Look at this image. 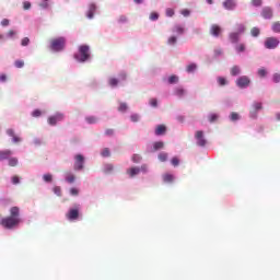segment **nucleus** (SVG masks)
<instances>
[{"label":"nucleus","instance_id":"f257e3e1","mask_svg":"<svg viewBox=\"0 0 280 280\" xmlns=\"http://www.w3.org/2000/svg\"><path fill=\"white\" fill-rule=\"evenodd\" d=\"M19 215H21L19 207H12L10 209V217L2 219V226H4V229H14V226L21 223Z\"/></svg>","mask_w":280,"mask_h":280},{"label":"nucleus","instance_id":"f03ea898","mask_svg":"<svg viewBox=\"0 0 280 280\" xmlns=\"http://www.w3.org/2000/svg\"><path fill=\"white\" fill-rule=\"evenodd\" d=\"M75 60L79 62H86L89 58H91L90 48L86 45H82L79 47V55H74Z\"/></svg>","mask_w":280,"mask_h":280},{"label":"nucleus","instance_id":"7ed1b4c3","mask_svg":"<svg viewBox=\"0 0 280 280\" xmlns=\"http://www.w3.org/2000/svg\"><path fill=\"white\" fill-rule=\"evenodd\" d=\"M66 43L67 39H65V37L54 38L50 40V49H52V51H62Z\"/></svg>","mask_w":280,"mask_h":280},{"label":"nucleus","instance_id":"20e7f679","mask_svg":"<svg viewBox=\"0 0 280 280\" xmlns=\"http://www.w3.org/2000/svg\"><path fill=\"white\" fill-rule=\"evenodd\" d=\"M75 172H81V170H84V155L82 154H77L74 156V166H73Z\"/></svg>","mask_w":280,"mask_h":280},{"label":"nucleus","instance_id":"39448f33","mask_svg":"<svg viewBox=\"0 0 280 280\" xmlns=\"http://www.w3.org/2000/svg\"><path fill=\"white\" fill-rule=\"evenodd\" d=\"M280 40L277 37H267L265 40L266 49H277L279 47Z\"/></svg>","mask_w":280,"mask_h":280},{"label":"nucleus","instance_id":"423d86ee","mask_svg":"<svg viewBox=\"0 0 280 280\" xmlns=\"http://www.w3.org/2000/svg\"><path fill=\"white\" fill-rule=\"evenodd\" d=\"M67 220L70 222H73L74 220H78L80 218V208H71L67 214H66Z\"/></svg>","mask_w":280,"mask_h":280},{"label":"nucleus","instance_id":"0eeeda50","mask_svg":"<svg viewBox=\"0 0 280 280\" xmlns=\"http://www.w3.org/2000/svg\"><path fill=\"white\" fill-rule=\"evenodd\" d=\"M195 139L197 141V145L200 148H205V145H207V139H205V132L202 130L196 132Z\"/></svg>","mask_w":280,"mask_h":280},{"label":"nucleus","instance_id":"6e6552de","mask_svg":"<svg viewBox=\"0 0 280 280\" xmlns=\"http://www.w3.org/2000/svg\"><path fill=\"white\" fill-rule=\"evenodd\" d=\"M236 84L240 89H246L250 84V79L246 75H243L236 80Z\"/></svg>","mask_w":280,"mask_h":280},{"label":"nucleus","instance_id":"1a4fd4ad","mask_svg":"<svg viewBox=\"0 0 280 280\" xmlns=\"http://www.w3.org/2000/svg\"><path fill=\"white\" fill-rule=\"evenodd\" d=\"M261 108H264V106L261 105V103H254L252 106V109L249 112V115L253 119L257 118V112L261 110Z\"/></svg>","mask_w":280,"mask_h":280},{"label":"nucleus","instance_id":"9d476101","mask_svg":"<svg viewBox=\"0 0 280 280\" xmlns=\"http://www.w3.org/2000/svg\"><path fill=\"white\" fill-rule=\"evenodd\" d=\"M62 119H65V116L62 114H56L55 116H50L48 118V124L50 126H56V124H58V121H62Z\"/></svg>","mask_w":280,"mask_h":280},{"label":"nucleus","instance_id":"9b49d317","mask_svg":"<svg viewBox=\"0 0 280 280\" xmlns=\"http://www.w3.org/2000/svg\"><path fill=\"white\" fill-rule=\"evenodd\" d=\"M210 34L212 36H215V38H218V36H220L222 34V27H220V25H218V24H213L210 27Z\"/></svg>","mask_w":280,"mask_h":280},{"label":"nucleus","instance_id":"f8f14e48","mask_svg":"<svg viewBox=\"0 0 280 280\" xmlns=\"http://www.w3.org/2000/svg\"><path fill=\"white\" fill-rule=\"evenodd\" d=\"M95 10H97V5H95V3H90L89 4V10L86 13L88 19H93L94 14H95Z\"/></svg>","mask_w":280,"mask_h":280},{"label":"nucleus","instance_id":"ddd939ff","mask_svg":"<svg viewBox=\"0 0 280 280\" xmlns=\"http://www.w3.org/2000/svg\"><path fill=\"white\" fill-rule=\"evenodd\" d=\"M12 154L11 150H0V161H8Z\"/></svg>","mask_w":280,"mask_h":280},{"label":"nucleus","instance_id":"4468645a","mask_svg":"<svg viewBox=\"0 0 280 280\" xmlns=\"http://www.w3.org/2000/svg\"><path fill=\"white\" fill-rule=\"evenodd\" d=\"M261 16L265 19H272V9L270 7L264 8Z\"/></svg>","mask_w":280,"mask_h":280},{"label":"nucleus","instance_id":"2eb2a0df","mask_svg":"<svg viewBox=\"0 0 280 280\" xmlns=\"http://www.w3.org/2000/svg\"><path fill=\"white\" fill-rule=\"evenodd\" d=\"M223 8H225V10H235V0H225Z\"/></svg>","mask_w":280,"mask_h":280},{"label":"nucleus","instance_id":"dca6fc26","mask_svg":"<svg viewBox=\"0 0 280 280\" xmlns=\"http://www.w3.org/2000/svg\"><path fill=\"white\" fill-rule=\"evenodd\" d=\"M140 172V167H131L127 171V174H129L130 178H135V176H137V174H139Z\"/></svg>","mask_w":280,"mask_h":280},{"label":"nucleus","instance_id":"f3484780","mask_svg":"<svg viewBox=\"0 0 280 280\" xmlns=\"http://www.w3.org/2000/svg\"><path fill=\"white\" fill-rule=\"evenodd\" d=\"M240 36H241L240 33L232 32L230 33L229 38L231 43L235 44V43H240Z\"/></svg>","mask_w":280,"mask_h":280},{"label":"nucleus","instance_id":"a211bd4d","mask_svg":"<svg viewBox=\"0 0 280 280\" xmlns=\"http://www.w3.org/2000/svg\"><path fill=\"white\" fill-rule=\"evenodd\" d=\"M166 131H167V127H165V125H159L155 129V135L158 136L165 135Z\"/></svg>","mask_w":280,"mask_h":280},{"label":"nucleus","instance_id":"6ab92c4d","mask_svg":"<svg viewBox=\"0 0 280 280\" xmlns=\"http://www.w3.org/2000/svg\"><path fill=\"white\" fill-rule=\"evenodd\" d=\"M173 32L174 34H178L179 36H182V34H185V27H183V25H175L173 27Z\"/></svg>","mask_w":280,"mask_h":280},{"label":"nucleus","instance_id":"aec40b11","mask_svg":"<svg viewBox=\"0 0 280 280\" xmlns=\"http://www.w3.org/2000/svg\"><path fill=\"white\" fill-rule=\"evenodd\" d=\"M165 148V143L162 141H158L153 143V152H156L158 150H163Z\"/></svg>","mask_w":280,"mask_h":280},{"label":"nucleus","instance_id":"412c9836","mask_svg":"<svg viewBox=\"0 0 280 280\" xmlns=\"http://www.w3.org/2000/svg\"><path fill=\"white\" fill-rule=\"evenodd\" d=\"M235 33L241 35L244 34V32H246V26L244 24H236V28H235Z\"/></svg>","mask_w":280,"mask_h":280},{"label":"nucleus","instance_id":"4be33fe9","mask_svg":"<svg viewBox=\"0 0 280 280\" xmlns=\"http://www.w3.org/2000/svg\"><path fill=\"white\" fill-rule=\"evenodd\" d=\"M66 180H67V183H70V184L75 183V175H73V173H67Z\"/></svg>","mask_w":280,"mask_h":280},{"label":"nucleus","instance_id":"5701e85b","mask_svg":"<svg viewBox=\"0 0 280 280\" xmlns=\"http://www.w3.org/2000/svg\"><path fill=\"white\" fill-rule=\"evenodd\" d=\"M8 161L10 167H16L19 165V159L16 158H9Z\"/></svg>","mask_w":280,"mask_h":280},{"label":"nucleus","instance_id":"b1692460","mask_svg":"<svg viewBox=\"0 0 280 280\" xmlns=\"http://www.w3.org/2000/svg\"><path fill=\"white\" fill-rule=\"evenodd\" d=\"M196 69H198V66L196 63H189L186 67V71L187 73H194V71H196Z\"/></svg>","mask_w":280,"mask_h":280},{"label":"nucleus","instance_id":"393cba45","mask_svg":"<svg viewBox=\"0 0 280 280\" xmlns=\"http://www.w3.org/2000/svg\"><path fill=\"white\" fill-rule=\"evenodd\" d=\"M240 73H242L240 66H233L231 69V75H240Z\"/></svg>","mask_w":280,"mask_h":280},{"label":"nucleus","instance_id":"a878e982","mask_svg":"<svg viewBox=\"0 0 280 280\" xmlns=\"http://www.w3.org/2000/svg\"><path fill=\"white\" fill-rule=\"evenodd\" d=\"M185 93H186L185 89H183L180 86L175 89V95H177V97H183V95H185Z\"/></svg>","mask_w":280,"mask_h":280},{"label":"nucleus","instance_id":"bb28decb","mask_svg":"<svg viewBox=\"0 0 280 280\" xmlns=\"http://www.w3.org/2000/svg\"><path fill=\"white\" fill-rule=\"evenodd\" d=\"M114 170H115V166H113V164H105L104 166L105 174H110Z\"/></svg>","mask_w":280,"mask_h":280},{"label":"nucleus","instance_id":"cd10ccee","mask_svg":"<svg viewBox=\"0 0 280 280\" xmlns=\"http://www.w3.org/2000/svg\"><path fill=\"white\" fill-rule=\"evenodd\" d=\"M272 32L280 34V22H275L271 26Z\"/></svg>","mask_w":280,"mask_h":280},{"label":"nucleus","instance_id":"c85d7f7f","mask_svg":"<svg viewBox=\"0 0 280 280\" xmlns=\"http://www.w3.org/2000/svg\"><path fill=\"white\" fill-rule=\"evenodd\" d=\"M235 50L238 54H242V52L246 51V45L245 44H238V45H236Z\"/></svg>","mask_w":280,"mask_h":280},{"label":"nucleus","instance_id":"c756f323","mask_svg":"<svg viewBox=\"0 0 280 280\" xmlns=\"http://www.w3.org/2000/svg\"><path fill=\"white\" fill-rule=\"evenodd\" d=\"M85 121H88V124H97V117L88 116V117H85Z\"/></svg>","mask_w":280,"mask_h":280},{"label":"nucleus","instance_id":"7c9ffc66","mask_svg":"<svg viewBox=\"0 0 280 280\" xmlns=\"http://www.w3.org/2000/svg\"><path fill=\"white\" fill-rule=\"evenodd\" d=\"M163 180H164V183H172V180H174V175H172V174H165V175L163 176Z\"/></svg>","mask_w":280,"mask_h":280},{"label":"nucleus","instance_id":"2f4dec72","mask_svg":"<svg viewBox=\"0 0 280 280\" xmlns=\"http://www.w3.org/2000/svg\"><path fill=\"white\" fill-rule=\"evenodd\" d=\"M118 110H119V113H126V110H128V104L120 103Z\"/></svg>","mask_w":280,"mask_h":280},{"label":"nucleus","instance_id":"473e14b6","mask_svg":"<svg viewBox=\"0 0 280 280\" xmlns=\"http://www.w3.org/2000/svg\"><path fill=\"white\" fill-rule=\"evenodd\" d=\"M176 83H178V77L177 75H171L170 78H168V84H176Z\"/></svg>","mask_w":280,"mask_h":280},{"label":"nucleus","instance_id":"72a5a7b5","mask_svg":"<svg viewBox=\"0 0 280 280\" xmlns=\"http://www.w3.org/2000/svg\"><path fill=\"white\" fill-rule=\"evenodd\" d=\"M52 191H54V194H56V196H62V188H60V186H55L54 188H52Z\"/></svg>","mask_w":280,"mask_h":280},{"label":"nucleus","instance_id":"f704fd0d","mask_svg":"<svg viewBox=\"0 0 280 280\" xmlns=\"http://www.w3.org/2000/svg\"><path fill=\"white\" fill-rule=\"evenodd\" d=\"M14 66L16 67V69H23V67H25V61L15 60Z\"/></svg>","mask_w":280,"mask_h":280},{"label":"nucleus","instance_id":"c9c22d12","mask_svg":"<svg viewBox=\"0 0 280 280\" xmlns=\"http://www.w3.org/2000/svg\"><path fill=\"white\" fill-rule=\"evenodd\" d=\"M108 84L109 86H117V84H119V80L116 78H110Z\"/></svg>","mask_w":280,"mask_h":280},{"label":"nucleus","instance_id":"e433bc0d","mask_svg":"<svg viewBox=\"0 0 280 280\" xmlns=\"http://www.w3.org/2000/svg\"><path fill=\"white\" fill-rule=\"evenodd\" d=\"M43 179L45 180V183H51L54 180V176L51 174H45L43 176Z\"/></svg>","mask_w":280,"mask_h":280},{"label":"nucleus","instance_id":"4c0bfd02","mask_svg":"<svg viewBox=\"0 0 280 280\" xmlns=\"http://www.w3.org/2000/svg\"><path fill=\"white\" fill-rule=\"evenodd\" d=\"M250 34H252V36H254L255 38H257V36H259V34H260V31H259V28H257V27H253V28L250 30Z\"/></svg>","mask_w":280,"mask_h":280},{"label":"nucleus","instance_id":"58836bf2","mask_svg":"<svg viewBox=\"0 0 280 280\" xmlns=\"http://www.w3.org/2000/svg\"><path fill=\"white\" fill-rule=\"evenodd\" d=\"M218 84L220 86H226V79L224 77H219L218 78Z\"/></svg>","mask_w":280,"mask_h":280},{"label":"nucleus","instance_id":"ea45409f","mask_svg":"<svg viewBox=\"0 0 280 280\" xmlns=\"http://www.w3.org/2000/svg\"><path fill=\"white\" fill-rule=\"evenodd\" d=\"M159 160L162 162V163H165V161H167V153H160L159 154Z\"/></svg>","mask_w":280,"mask_h":280},{"label":"nucleus","instance_id":"a19ab883","mask_svg":"<svg viewBox=\"0 0 280 280\" xmlns=\"http://www.w3.org/2000/svg\"><path fill=\"white\" fill-rule=\"evenodd\" d=\"M141 155L139 154H133L131 158V161H133V163H141Z\"/></svg>","mask_w":280,"mask_h":280},{"label":"nucleus","instance_id":"79ce46f5","mask_svg":"<svg viewBox=\"0 0 280 280\" xmlns=\"http://www.w3.org/2000/svg\"><path fill=\"white\" fill-rule=\"evenodd\" d=\"M101 154H102V156H104L105 159L108 158V156H110V149H108V148L103 149V151H102Z\"/></svg>","mask_w":280,"mask_h":280},{"label":"nucleus","instance_id":"37998d69","mask_svg":"<svg viewBox=\"0 0 280 280\" xmlns=\"http://www.w3.org/2000/svg\"><path fill=\"white\" fill-rule=\"evenodd\" d=\"M218 114H210L209 115V121L210 124H213L214 121H218Z\"/></svg>","mask_w":280,"mask_h":280},{"label":"nucleus","instance_id":"c03bdc74","mask_svg":"<svg viewBox=\"0 0 280 280\" xmlns=\"http://www.w3.org/2000/svg\"><path fill=\"white\" fill-rule=\"evenodd\" d=\"M231 121H237L240 119V114L233 112L230 116Z\"/></svg>","mask_w":280,"mask_h":280},{"label":"nucleus","instance_id":"a18cd8bd","mask_svg":"<svg viewBox=\"0 0 280 280\" xmlns=\"http://www.w3.org/2000/svg\"><path fill=\"white\" fill-rule=\"evenodd\" d=\"M267 71H266V69H264V68H260L259 70H258V75L260 77V78H266V75H267Z\"/></svg>","mask_w":280,"mask_h":280},{"label":"nucleus","instance_id":"49530a36","mask_svg":"<svg viewBox=\"0 0 280 280\" xmlns=\"http://www.w3.org/2000/svg\"><path fill=\"white\" fill-rule=\"evenodd\" d=\"M150 106H152L153 108H156L159 106V101L156 98H151Z\"/></svg>","mask_w":280,"mask_h":280},{"label":"nucleus","instance_id":"de8ad7c7","mask_svg":"<svg viewBox=\"0 0 280 280\" xmlns=\"http://www.w3.org/2000/svg\"><path fill=\"white\" fill-rule=\"evenodd\" d=\"M176 36H171L168 39H167V44L168 45H176Z\"/></svg>","mask_w":280,"mask_h":280},{"label":"nucleus","instance_id":"09e8293b","mask_svg":"<svg viewBox=\"0 0 280 280\" xmlns=\"http://www.w3.org/2000/svg\"><path fill=\"white\" fill-rule=\"evenodd\" d=\"M80 190L78 188H70V196H79Z\"/></svg>","mask_w":280,"mask_h":280},{"label":"nucleus","instance_id":"8fccbe9b","mask_svg":"<svg viewBox=\"0 0 280 280\" xmlns=\"http://www.w3.org/2000/svg\"><path fill=\"white\" fill-rule=\"evenodd\" d=\"M150 21H159V13L152 12L150 14Z\"/></svg>","mask_w":280,"mask_h":280},{"label":"nucleus","instance_id":"3c124183","mask_svg":"<svg viewBox=\"0 0 280 280\" xmlns=\"http://www.w3.org/2000/svg\"><path fill=\"white\" fill-rule=\"evenodd\" d=\"M21 45H22V47H27V45H30V38L28 37H24L21 40Z\"/></svg>","mask_w":280,"mask_h":280},{"label":"nucleus","instance_id":"603ef678","mask_svg":"<svg viewBox=\"0 0 280 280\" xmlns=\"http://www.w3.org/2000/svg\"><path fill=\"white\" fill-rule=\"evenodd\" d=\"M171 163H172V165H174V167H177V165L180 163V161L178 160V158H173Z\"/></svg>","mask_w":280,"mask_h":280},{"label":"nucleus","instance_id":"864d4df0","mask_svg":"<svg viewBox=\"0 0 280 280\" xmlns=\"http://www.w3.org/2000/svg\"><path fill=\"white\" fill-rule=\"evenodd\" d=\"M166 16H170V18L174 16V9L172 8L166 9Z\"/></svg>","mask_w":280,"mask_h":280},{"label":"nucleus","instance_id":"5fc2aeb1","mask_svg":"<svg viewBox=\"0 0 280 280\" xmlns=\"http://www.w3.org/2000/svg\"><path fill=\"white\" fill-rule=\"evenodd\" d=\"M262 1L261 0H252V4L255 5V8H259L261 5Z\"/></svg>","mask_w":280,"mask_h":280},{"label":"nucleus","instance_id":"6e6d98bb","mask_svg":"<svg viewBox=\"0 0 280 280\" xmlns=\"http://www.w3.org/2000/svg\"><path fill=\"white\" fill-rule=\"evenodd\" d=\"M118 22L128 23V18L126 15H120L119 19H118Z\"/></svg>","mask_w":280,"mask_h":280},{"label":"nucleus","instance_id":"4d7b16f0","mask_svg":"<svg viewBox=\"0 0 280 280\" xmlns=\"http://www.w3.org/2000/svg\"><path fill=\"white\" fill-rule=\"evenodd\" d=\"M19 183H21V179L19 178V176H16V175L13 176V177H12V184H13V185H19Z\"/></svg>","mask_w":280,"mask_h":280},{"label":"nucleus","instance_id":"13d9d810","mask_svg":"<svg viewBox=\"0 0 280 280\" xmlns=\"http://www.w3.org/2000/svg\"><path fill=\"white\" fill-rule=\"evenodd\" d=\"M105 135H106L107 137H113V135H115V130H114V129H106V130H105Z\"/></svg>","mask_w":280,"mask_h":280},{"label":"nucleus","instance_id":"bf43d9fd","mask_svg":"<svg viewBox=\"0 0 280 280\" xmlns=\"http://www.w3.org/2000/svg\"><path fill=\"white\" fill-rule=\"evenodd\" d=\"M131 121H133V124H137V121H139V116L137 114H133L130 116Z\"/></svg>","mask_w":280,"mask_h":280},{"label":"nucleus","instance_id":"052dcab7","mask_svg":"<svg viewBox=\"0 0 280 280\" xmlns=\"http://www.w3.org/2000/svg\"><path fill=\"white\" fill-rule=\"evenodd\" d=\"M1 25H2V27H8V25H10V20L3 19V20L1 21Z\"/></svg>","mask_w":280,"mask_h":280},{"label":"nucleus","instance_id":"680f3d73","mask_svg":"<svg viewBox=\"0 0 280 280\" xmlns=\"http://www.w3.org/2000/svg\"><path fill=\"white\" fill-rule=\"evenodd\" d=\"M7 35L9 38H13V36H16V31L10 30Z\"/></svg>","mask_w":280,"mask_h":280},{"label":"nucleus","instance_id":"e2e57ef3","mask_svg":"<svg viewBox=\"0 0 280 280\" xmlns=\"http://www.w3.org/2000/svg\"><path fill=\"white\" fill-rule=\"evenodd\" d=\"M40 115H42L40 109H35V110L33 112V117H40Z\"/></svg>","mask_w":280,"mask_h":280},{"label":"nucleus","instance_id":"0e129e2a","mask_svg":"<svg viewBox=\"0 0 280 280\" xmlns=\"http://www.w3.org/2000/svg\"><path fill=\"white\" fill-rule=\"evenodd\" d=\"M30 8H32V3H30V2H24L23 3V9L24 10H30Z\"/></svg>","mask_w":280,"mask_h":280},{"label":"nucleus","instance_id":"69168bd1","mask_svg":"<svg viewBox=\"0 0 280 280\" xmlns=\"http://www.w3.org/2000/svg\"><path fill=\"white\" fill-rule=\"evenodd\" d=\"M7 135L9 136V137H14L15 135H14V129H8L7 130Z\"/></svg>","mask_w":280,"mask_h":280},{"label":"nucleus","instance_id":"338daca9","mask_svg":"<svg viewBox=\"0 0 280 280\" xmlns=\"http://www.w3.org/2000/svg\"><path fill=\"white\" fill-rule=\"evenodd\" d=\"M126 78H127V75H126L125 72H121V73L119 74V80H120L121 82L126 81Z\"/></svg>","mask_w":280,"mask_h":280},{"label":"nucleus","instance_id":"774afa93","mask_svg":"<svg viewBox=\"0 0 280 280\" xmlns=\"http://www.w3.org/2000/svg\"><path fill=\"white\" fill-rule=\"evenodd\" d=\"M273 82H280V74L279 73L273 74Z\"/></svg>","mask_w":280,"mask_h":280}]
</instances>
